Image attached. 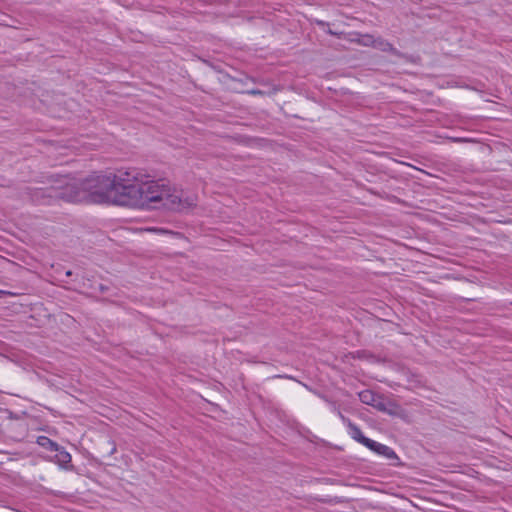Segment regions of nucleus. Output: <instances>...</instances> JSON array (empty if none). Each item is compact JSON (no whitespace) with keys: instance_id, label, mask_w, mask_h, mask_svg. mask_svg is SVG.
I'll return each mask as SVG.
<instances>
[{"instance_id":"nucleus-1","label":"nucleus","mask_w":512,"mask_h":512,"mask_svg":"<svg viewBox=\"0 0 512 512\" xmlns=\"http://www.w3.org/2000/svg\"><path fill=\"white\" fill-rule=\"evenodd\" d=\"M125 195L123 206L136 208H164L170 211H183L195 205L192 198L183 199L169 181L155 180L144 170L126 169Z\"/></svg>"},{"instance_id":"nucleus-2","label":"nucleus","mask_w":512,"mask_h":512,"mask_svg":"<svg viewBox=\"0 0 512 512\" xmlns=\"http://www.w3.org/2000/svg\"><path fill=\"white\" fill-rule=\"evenodd\" d=\"M126 169H119L115 173H93L81 180V192L73 197L83 198V201L92 203H109L123 206L125 195Z\"/></svg>"},{"instance_id":"nucleus-3","label":"nucleus","mask_w":512,"mask_h":512,"mask_svg":"<svg viewBox=\"0 0 512 512\" xmlns=\"http://www.w3.org/2000/svg\"><path fill=\"white\" fill-rule=\"evenodd\" d=\"M49 179V185L31 190L30 195L33 202L48 205L57 201L83 202V198L73 197L76 192H81L80 179L71 175H54Z\"/></svg>"},{"instance_id":"nucleus-4","label":"nucleus","mask_w":512,"mask_h":512,"mask_svg":"<svg viewBox=\"0 0 512 512\" xmlns=\"http://www.w3.org/2000/svg\"><path fill=\"white\" fill-rule=\"evenodd\" d=\"M338 415L340 417V419L343 421V423H345L348 428H349V434L350 436L358 441L359 443L363 444L364 446H366V441H370L371 439L365 437L360 428L358 426H356L355 424H353L348 418H346L340 411H338Z\"/></svg>"},{"instance_id":"nucleus-5","label":"nucleus","mask_w":512,"mask_h":512,"mask_svg":"<svg viewBox=\"0 0 512 512\" xmlns=\"http://www.w3.org/2000/svg\"><path fill=\"white\" fill-rule=\"evenodd\" d=\"M366 442H367L366 447L369 448L370 450L376 452L377 454L382 455L388 459L397 458L396 453L390 447H388L384 444L378 443L374 440H370V441H366Z\"/></svg>"},{"instance_id":"nucleus-6","label":"nucleus","mask_w":512,"mask_h":512,"mask_svg":"<svg viewBox=\"0 0 512 512\" xmlns=\"http://www.w3.org/2000/svg\"><path fill=\"white\" fill-rule=\"evenodd\" d=\"M374 408L381 412H385L389 415H397L400 411V406L396 402L387 400L382 396L380 397Z\"/></svg>"},{"instance_id":"nucleus-7","label":"nucleus","mask_w":512,"mask_h":512,"mask_svg":"<svg viewBox=\"0 0 512 512\" xmlns=\"http://www.w3.org/2000/svg\"><path fill=\"white\" fill-rule=\"evenodd\" d=\"M380 397V395L374 393L371 390H364L359 393L360 401L364 404L371 405L373 407H375Z\"/></svg>"},{"instance_id":"nucleus-8","label":"nucleus","mask_w":512,"mask_h":512,"mask_svg":"<svg viewBox=\"0 0 512 512\" xmlns=\"http://www.w3.org/2000/svg\"><path fill=\"white\" fill-rule=\"evenodd\" d=\"M55 461L63 468H67L71 462V455L63 447L59 446V450L56 451Z\"/></svg>"},{"instance_id":"nucleus-9","label":"nucleus","mask_w":512,"mask_h":512,"mask_svg":"<svg viewBox=\"0 0 512 512\" xmlns=\"http://www.w3.org/2000/svg\"><path fill=\"white\" fill-rule=\"evenodd\" d=\"M36 442L39 446H41L47 450H50V451H58L59 450V445L46 436H39L37 438Z\"/></svg>"},{"instance_id":"nucleus-10","label":"nucleus","mask_w":512,"mask_h":512,"mask_svg":"<svg viewBox=\"0 0 512 512\" xmlns=\"http://www.w3.org/2000/svg\"><path fill=\"white\" fill-rule=\"evenodd\" d=\"M357 38H352L350 39L351 42H355L359 45H362V46H371L373 47V44L375 43L374 42V37L372 35H369V34H365V35H360V34H356Z\"/></svg>"},{"instance_id":"nucleus-11","label":"nucleus","mask_w":512,"mask_h":512,"mask_svg":"<svg viewBox=\"0 0 512 512\" xmlns=\"http://www.w3.org/2000/svg\"><path fill=\"white\" fill-rule=\"evenodd\" d=\"M374 44H373V47L374 48H377L383 52H392L394 51V47L392 46V44H390L388 41L384 40V39H381V38H377V39H374Z\"/></svg>"},{"instance_id":"nucleus-12","label":"nucleus","mask_w":512,"mask_h":512,"mask_svg":"<svg viewBox=\"0 0 512 512\" xmlns=\"http://www.w3.org/2000/svg\"><path fill=\"white\" fill-rule=\"evenodd\" d=\"M327 33H329L330 35H333V36H337V37H339V38H341V37L344 35V33H343V32L333 31V30H331V29H328V30H327Z\"/></svg>"},{"instance_id":"nucleus-13","label":"nucleus","mask_w":512,"mask_h":512,"mask_svg":"<svg viewBox=\"0 0 512 512\" xmlns=\"http://www.w3.org/2000/svg\"><path fill=\"white\" fill-rule=\"evenodd\" d=\"M250 93L253 94V95H261V94H263V92L260 91V90H252V91H250Z\"/></svg>"},{"instance_id":"nucleus-14","label":"nucleus","mask_w":512,"mask_h":512,"mask_svg":"<svg viewBox=\"0 0 512 512\" xmlns=\"http://www.w3.org/2000/svg\"><path fill=\"white\" fill-rule=\"evenodd\" d=\"M150 231H155V232H160V233H164L166 232L165 230L163 229H156V228H153V229H149Z\"/></svg>"},{"instance_id":"nucleus-15","label":"nucleus","mask_w":512,"mask_h":512,"mask_svg":"<svg viewBox=\"0 0 512 512\" xmlns=\"http://www.w3.org/2000/svg\"><path fill=\"white\" fill-rule=\"evenodd\" d=\"M1 294H7V295H15V293L7 292V291H0Z\"/></svg>"},{"instance_id":"nucleus-16","label":"nucleus","mask_w":512,"mask_h":512,"mask_svg":"<svg viewBox=\"0 0 512 512\" xmlns=\"http://www.w3.org/2000/svg\"><path fill=\"white\" fill-rule=\"evenodd\" d=\"M71 275H72V271L68 270V271L66 272V276H71Z\"/></svg>"}]
</instances>
